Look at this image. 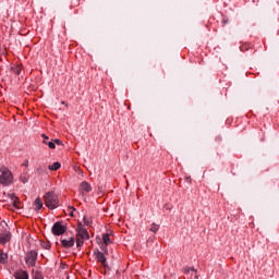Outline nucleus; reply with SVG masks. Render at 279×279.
I'll return each instance as SVG.
<instances>
[{
    "instance_id": "1",
    "label": "nucleus",
    "mask_w": 279,
    "mask_h": 279,
    "mask_svg": "<svg viewBox=\"0 0 279 279\" xmlns=\"http://www.w3.org/2000/svg\"><path fill=\"white\" fill-rule=\"evenodd\" d=\"M44 201L47 208H49L50 210H53L58 208V206H60V198L53 192H47L44 195Z\"/></svg>"
},
{
    "instance_id": "2",
    "label": "nucleus",
    "mask_w": 279,
    "mask_h": 279,
    "mask_svg": "<svg viewBox=\"0 0 279 279\" xmlns=\"http://www.w3.org/2000/svg\"><path fill=\"white\" fill-rule=\"evenodd\" d=\"M13 180H14V175H12V171H10V169H8L7 167H1L0 184H2V186H10Z\"/></svg>"
},
{
    "instance_id": "3",
    "label": "nucleus",
    "mask_w": 279,
    "mask_h": 279,
    "mask_svg": "<svg viewBox=\"0 0 279 279\" xmlns=\"http://www.w3.org/2000/svg\"><path fill=\"white\" fill-rule=\"evenodd\" d=\"M12 239V235L10 234V227H8L7 221L0 222V243L1 245H5Z\"/></svg>"
},
{
    "instance_id": "4",
    "label": "nucleus",
    "mask_w": 279,
    "mask_h": 279,
    "mask_svg": "<svg viewBox=\"0 0 279 279\" xmlns=\"http://www.w3.org/2000/svg\"><path fill=\"white\" fill-rule=\"evenodd\" d=\"M36 260H38V252L29 251L25 255V263L27 267H36Z\"/></svg>"
},
{
    "instance_id": "5",
    "label": "nucleus",
    "mask_w": 279,
    "mask_h": 279,
    "mask_svg": "<svg viewBox=\"0 0 279 279\" xmlns=\"http://www.w3.org/2000/svg\"><path fill=\"white\" fill-rule=\"evenodd\" d=\"M76 239H82L84 241H88L90 239V235L88 234V230L84 228L82 223H80L76 228Z\"/></svg>"
},
{
    "instance_id": "6",
    "label": "nucleus",
    "mask_w": 279,
    "mask_h": 279,
    "mask_svg": "<svg viewBox=\"0 0 279 279\" xmlns=\"http://www.w3.org/2000/svg\"><path fill=\"white\" fill-rule=\"evenodd\" d=\"M60 243H61L62 247H64L65 250H69L71 247H73V245H75V238L73 235L61 236Z\"/></svg>"
},
{
    "instance_id": "7",
    "label": "nucleus",
    "mask_w": 279,
    "mask_h": 279,
    "mask_svg": "<svg viewBox=\"0 0 279 279\" xmlns=\"http://www.w3.org/2000/svg\"><path fill=\"white\" fill-rule=\"evenodd\" d=\"M64 232H66V227H64L62 222L58 221L52 226V234L56 236H61Z\"/></svg>"
},
{
    "instance_id": "8",
    "label": "nucleus",
    "mask_w": 279,
    "mask_h": 279,
    "mask_svg": "<svg viewBox=\"0 0 279 279\" xmlns=\"http://www.w3.org/2000/svg\"><path fill=\"white\" fill-rule=\"evenodd\" d=\"M95 256L98 263H100V265L105 267V269H110V267L108 266V260L106 259V255H104V253H101L100 251H97L95 253Z\"/></svg>"
},
{
    "instance_id": "9",
    "label": "nucleus",
    "mask_w": 279,
    "mask_h": 279,
    "mask_svg": "<svg viewBox=\"0 0 279 279\" xmlns=\"http://www.w3.org/2000/svg\"><path fill=\"white\" fill-rule=\"evenodd\" d=\"M15 279H29V274L25 270H17L14 272Z\"/></svg>"
},
{
    "instance_id": "10",
    "label": "nucleus",
    "mask_w": 279,
    "mask_h": 279,
    "mask_svg": "<svg viewBox=\"0 0 279 279\" xmlns=\"http://www.w3.org/2000/svg\"><path fill=\"white\" fill-rule=\"evenodd\" d=\"M8 197L11 198L14 208H19V206H21V201L19 199V197H16L15 194H8Z\"/></svg>"
},
{
    "instance_id": "11",
    "label": "nucleus",
    "mask_w": 279,
    "mask_h": 279,
    "mask_svg": "<svg viewBox=\"0 0 279 279\" xmlns=\"http://www.w3.org/2000/svg\"><path fill=\"white\" fill-rule=\"evenodd\" d=\"M81 189L82 191H85V193H90L93 191V187L86 181L81 183Z\"/></svg>"
},
{
    "instance_id": "12",
    "label": "nucleus",
    "mask_w": 279,
    "mask_h": 279,
    "mask_svg": "<svg viewBox=\"0 0 279 279\" xmlns=\"http://www.w3.org/2000/svg\"><path fill=\"white\" fill-rule=\"evenodd\" d=\"M35 210H40L43 208V199L36 198L34 202Z\"/></svg>"
},
{
    "instance_id": "13",
    "label": "nucleus",
    "mask_w": 279,
    "mask_h": 279,
    "mask_svg": "<svg viewBox=\"0 0 279 279\" xmlns=\"http://www.w3.org/2000/svg\"><path fill=\"white\" fill-rule=\"evenodd\" d=\"M102 241H104L105 245H110L112 243V241L110 240V233H105L102 235Z\"/></svg>"
},
{
    "instance_id": "14",
    "label": "nucleus",
    "mask_w": 279,
    "mask_h": 279,
    "mask_svg": "<svg viewBox=\"0 0 279 279\" xmlns=\"http://www.w3.org/2000/svg\"><path fill=\"white\" fill-rule=\"evenodd\" d=\"M8 263V254L1 252L0 253V265H5Z\"/></svg>"
},
{
    "instance_id": "15",
    "label": "nucleus",
    "mask_w": 279,
    "mask_h": 279,
    "mask_svg": "<svg viewBox=\"0 0 279 279\" xmlns=\"http://www.w3.org/2000/svg\"><path fill=\"white\" fill-rule=\"evenodd\" d=\"M60 167H62V165L60 162H54L53 165L49 166L48 169L50 171H58V169H60Z\"/></svg>"
},
{
    "instance_id": "16",
    "label": "nucleus",
    "mask_w": 279,
    "mask_h": 279,
    "mask_svg": "<svg viewBox=\"0 0 279 279\" xmlns=\"http://www.w3.org/2000/svg\"><path fill=\"white\" fill-rule=\"evenodd\" d=\"M158 230H160V226L159 225L153 223L150 226V232L156 233V232H158Z\"/></svg>"
},
{
    "instance_id": "17",
    "label": "nucleus",
    "mask_w": 279,
    "mask_h": 279,
    "mask_svg": "<svg viewBox=\"0 0 279 279\" xmlns=\"http://www.w3.org/2000/svg\"><path fill=\"white\" fill-rule=\"evenodd\" d=\"M33 279H45V278L43 277V272L36 270L34 272Z\"/></svg>"
},
{
    "instance_id": "18",
    "label": "nucleus",
    "mask_w": 279,
    "mask_h": 279,
    "mask_svg": "<svg viewBox=\"0 0 279 279\" xmlns=\"http://www.w3.org/2000/svg\"><path fill=\"white\" fill-rule=\"evenodd\" d=\"M43 143H45V145H48V147L50 149H56V143L54 142H47V141H44Z\"/></svg>"
},
{
    "instance_id": "19",
    "label": "nucleus",
    "mask_w": 279,
    "mask_h": 279,
    "mask_svg": "<svg viewBox=\"0 0 279 279\" xmlns=\"http://www.w3.org/2000/svg\"><path fill=\"white\" fill-rule=\"evenodd\" d=\"M193 276H194L195 279L198 278V276H197V269H195V268H192V270H191V272H190V275H189L190 278H193Z\"/></svg>"
},
{
    "instance_id": "20",
    "label": "nucleus",
    "mask_w": 279,
    "mask_h": 279,
    "mask_svg": "<svg viewBox=\"0 0 279 279\" xmlns=\"http://www.w3.org/2000/svg\"><path fill=\"white\" fill-rule=\"evenodd\" d=\"M193 270V268L191 267H185L183 268V274H185V276H191V271Z\"/></svg>"
},
{
    "instance_id": "21",
    "label": "nucleus",
    "mask_w": 279,
    "mask_h": 279,
    "mask_svg": "<svg viewBox=\"0 0 279 279\" xmlns=\"http://www.w3.org/2000/svg\"><path fill=\"white\" fill-rule=\"evenodd\" d=\"M84 245V240L76 238V247H82Z\"/></svg>"
},
{
    "instance_id": "22",
    "label": "nucleus",
    "mask_w": 279,
    "mask_h": 279,
    "mask_svg": "<svg viewBox=\"0 0 279 279\" xmlns=\"http://www.w3.org/2000/svg\"><path fill=\"white\" fill-rule=\"evenodd\" d=\"M241 51H247L250 49V45L248 44H244L242 46H240Z\"/></svg>"
},
{
    "instance_id": "23",
    "label": "nucleus",
    "mask_w": 279,
    "mask_h": 279,
    "mask_svg": "<svg viewBox=\"0 0 279 279\" xmlns=\"http://www.w3.org/2000/svg\"><path fill=\"white\" fill-rule=\"evenodd\" d=\"M13 73H15V75H21V68L15 66V68L13 69Z\"/></svg>"
},
{
    "instance_id": "24",
    "label": "nucleus",
    "mask_w": 279,
    "mask_h": 279,
    "mask_svg": "<svg viewBox=\"0 0 279 279\" xmlns=\"http://www.w3.org/2000/svg\"><path fill=\"white\" fill-rule=\"evenodd\" d=\"M21 182H23V184H27V182L29 181V179L27 177H21L20 178Z\"/></svg>"
},
{
    "instance_id": "25",
    "label": "nucleus",
    "mask_w": 279,
    "mask_h": 279,
    "mask_svg": "<svg viewBox=\"0 0 279 279\" xmlns=\"http://www.w3.org/2000/svg\"><path fill=\"white\" fill-rule=\"evenodd\" d=\"M75 210V208L74 207H69V213H70V216L71 217H73L74 215H73V211Z\"/></svg>"
},
{
    "instance_id": "26",
    "label": "nucleus",
    "mask_w": 279,
    "mask_h": 279,
    "mask_svg": "<svg viewBox=\"0 0 279 279\" xmlns=\"http://www.w3.org/2000/svg\"><path fill=\"white\" fill-rule=\"evenodd\" d=\"M54 144H56V145H62V141H60V140H54Z\"/></svg>"
},
{
    "instance_id": "27",
    "label": "nucleus",
    "mask_w": 279,
    "mask_h": 279,
    "mask_svg": "<svg viewBox=\"0 0 279 279\" xmlns=\"http://www.w3.org/2000/svg\"><path fill=\"white\" fill-rule=\"evenodd\" d=\"M44 248H45V250H51V244H46V245H44Z\"/></svg>"
},
{
    "instance_id": "28",
    "label": "nucleus",
    "mask_w": 279,
    "mask_h": 279,
    "mask_svg": "<svg viewBox=\"0 0 279 279\" xmlns=\"http://www.w3.org/2000/svg\"><path fill=\"white\" fill-rule=\"evenodd\" d=\"M41 136H43L44 141H49V137L47 135L43 134Z\"/></svg>"
},
{
    "instance_id": "29",
    "label": "nucleus",
    "mask_w": 279,
    "mask_h": 279,
    "mask_svg": "<svg viewBox=\"0 0 279 279\" xmlns=\"http://www.w3.org/2000/svg\"><path fill=\"white\" fill-rule=\"evenodd\" d=\"M226 23H228L226 20H222V25L225 26L226 25Z\"/></svg>"
},
{
    "instance_id": "30",
    "label": "nucleus",
    "mask_w": 279,
    "mask_h": 279,
    "mask_svg": "<svg viewBox=\"0 0 279 279\" xmlns=\"http://www.w3.org/2000/svg\"><path fill=\"white\" fill-rule=\"evenodd\" d=\"M84 221H85L86 226H88V221H86V218H84Z\"/></svg>"
}]
</instances>
